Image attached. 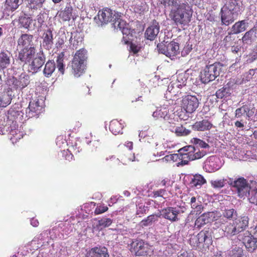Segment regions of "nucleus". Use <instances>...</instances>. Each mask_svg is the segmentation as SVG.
I'll return each instance as SVG.
<instances>
[{"mask_svg":"<svg viewBox=\"0 0 257 257\" xmlns=\"http://www.w3.org/2000/svg\"><path fill=\"white\" fill-rule=\"evenodd\" d=\"M74 149V153L77 154L79 152L78 150H76V149L73 148V146L70 147L69 149L67 150V151L66 152V156L65 158L66 160H68V161H71L73 159V155L71 153L72 150Z\"/></svg>","mask_w":257,"mask_h":257,"instance_id":"052dcab7","label":"nucleus"},{"mask_svg":"<svg viewBox=\"0 0 257 257\" xmlns=\"http://www.w3.org/2000/svg\"><path fill=\"white\" fill-rule=\"evenodd\" d=\"M165 8L170 7L169 17L177 26H186L191 21L192 6H201L203 0H158Z\"/></svg>","mask_w":257,"mask_h":257,"instance_id":"f257e3e1","label":"nucleus"},{"mask_svg":"<svg viewBox=\"0 0 257 257\" xmlns=\"http://www.w3.org/2000/svg\"><path fill=\"white\" fill-rule=\"evenodd\" d=\"M173 80L177 81V82L180 84V87H184L186 86V79L182 74H179L178 75L177 79Z\"/></svg>","mask_w":257,"mask_h":257,"instance_id":"e2e57ef3","label":"nucleus"},{"mask_svg":"<svg viewBox=\"0 0 257 257\" xmlns=\"http://www.w3.org/2000/svg\"><path fill=\"white\" fill-rule=\"evenodd\" d=\"M31 20L30 19V18L25 15L21 16L19 18L20 24L24 28H28L31 24Z\"/></svg>","mask_w":257,"mask_h":257,"instance_id":"864d4df0","label":"nucleus"},{"mask_svg":"<svg viewBox=\"0 0 257 257\" xmlns=\"http://www.w3.org/2000/svg\"><path fill=\"white\" fill-rule=\"evenodd\" d=\"M130 250L137 256H144L151 253L152 247L142 240L133 241L130 245Z\"/></svg>","mask_w":257,"mask_h":257,"instance_id":"423d86ee","label":"nucleus"},{"mask_svg":"<svg viewBox=\"0 0 257 257\" xmlns=\"http://www.w3.org/2000/svg\"><path fill=\"white\" fill-rule=\"evenodd\" d=\"M206 183L205 179L201 175H195L193 176L190 182L192 186L200 187Z\"/></svg>","mask_w":257,"mask_h":257,"instance_id":"c03bdc74","label":"nucleus"},{"mask_svg":"<svg viewBox=\"0 0 257 257\" xmlns=\"http://www.w3.org/2000/svg\"><path fill=\"white\" fill-rule=\"evenodd\" d=\"M197 238L200 243L205 242L208 244L211 243L212 237L211 233L209 230L200 232L197 235Z\"/></svg>","mask_w":257,"mask_h":257,"instance_id":"72a5a7b5","label":"nucleus"},{"mask_svg":"<svg viewBox=\"0 0 257 257\" xmlns=\"http://www.w3.org/2000/svg\"><path fill=\"white\" fill-rule=\"evenodd\" d=\"M66 39L67 37L65 33H59L58 39L55 44L56 47L57 49L62 48Z\"/></svg>","mask_w":257,"mask_h":257,"instance_id":"3c124183","label":"nucleus"},{"mask_svg":"<svg viewBox=\"0 0 257 257\" xmlns=\"http://www.w3.org/2000/svg\"><path fill=\"white\" fill-rule=\"evenodd\" d=\"M114 17L115 18H114L113 22H112V25L114 29H119L120 31L123 27L127 26V24L126 22L120 19L121 15L120 13L114 12Z\"/></svg>","mask_w":257,"mask_h":257,"instance_id":"7c9ffc66","label":"nucleus"},{"mask_svg":"<svg viewBox=\"0 0 257 257\" xmlns=\"http://www.w3.org/2000/svg\"><path fill=\"white\" fill-rule=\"evenodd\" d=\"M31 9H37L42 7L45 0H28Z\"/></svg>","mask_w":257,"mask_h":257,"instance_id":"5fc2aeb1","label":"nucleus"},{"mask_svg":"<svg viewBox=\"0 0 257 257\" xmlns=\"http://www.w3.org/2000/svg\"><path fill=\"white\" fill-rule=\"evenodd\" d=\"M249 201L252 204L257 205V188L254 189H250L247 193Z\"/></svg>","mask_w":257,"mask_h":257,"instance_id":"8fccbe9b","label":"nucleus"},{"mask_svg":"<svg viewBox=\"0 0 257 257\" xmlns=\"http://www.w3.org/2000/svg\"><path fill=\"white\" fill-rule=\"evenodd\" d=\"M159 52L169 57H174L179 53V46L177 43L172 41L166 44L157 46Z\"/></svg>","mask_w":257,"mask_h":257,"instance_id":"1a4fd4ad","label":"nucleus"},{"mask_svg":"<svg viewBox=\"0 0 257 257\" xmlns=\"http://www.w3.org/2000/svg\"><path fill=\"white\" fill-rule=\"evenodd\" d=\"M239 237L248 250L252 251L256 248L257 239L254 236V234L251 235L249 231H245L242 235H240Z\"/></svg>","mask_w":257,"mask_h":257,"instance_id":"f3484780","label":"nucleus"},{"mask_svg":"<svg viewBox=\"0 0 257 257\" xmlns=\"http://www.w3.org/2000/svg\"><path fill=\"white\" fill-rule=\"evenodd\" d=\"M231 94V89L229 87H222L218 90L216 92V97L218 98H226Z\"/></svg>","mask_w":257,"mask_h":257,"instance_id":"de8ad7c7","label":"nucleus"},{"mask_svg":"<svg viewBox=\"0 0 257 257\" xmlns=\"http://www.w3.org/2000/svg\"><path fill=\"white\" fill-rule=\"evenodd\" d=\"M112 223V220L110 218L103 217L98 220L96 227L98 229H102L109 226Z\"/></svg>","mask_w":257,"mask_h":257,"instance_id":"49530a36","label":"nucleus"},{"mask_svg":"<svg viewBox=\"0 0 257 257\" xmlns=\"http://www.w3.org/2000/svg\"><path fill=\"white\" fill-rule=\"evenodd\" d=\"M12 55L8 51H3L0 53V67L5 68L7 67L10 64Z\"/></svg>","mask_w":257,"mask_h":257,"instance_id":"bb28decb","label":"nucleus"},{"mask_svg":"<svg viewBox=\"0 0 257 257\" xmlns=\"http://www.w3.org/2000/svg\"><path fill=\"white\" fill-rule=\"evenodd\" d=\"M87 58V51L84 49H80L75 54L71 65L75 77H79L83 73L85 69Z\"/></svg>","mask_w":257,"mask_h":257,"instance_id":"7ed1b4c3","label":"nucleus"},{"mask_svg":"<svg viewBox=\"0 0 257 257\" xmlns=\"http://www.w3.org/2000/svg\"><path fill=\"white\" fill-rule=\"evenodd\" d=\"M197 149L192 146H187L179 150L180 154H182V152H185L182 155V158L183 159H188L190 160V155H193Z\"/></svg>","mask_w":257,"mask_h":257,"instance_id":"58836bf2","label":"nucleus"},{"mask_svg":"<svg viewBox=\"0 0 257 257\" xmlns=\"http://www.w3.org/2000/svg\"><path fill=\"white\" fill-rule=\"evenodd\" d=\"M43 39V47L49 50L52 48L53 45V34L50 29L47 30L44 32Z\"/></svg>","mask_w":257,"mask_h":257,"instance_id":"b1692460","label":"nucleus"},{"mask_svg":"<svg viewBox=\"0 0 257 257\" xmlns=\"http://www.w3.org/2000/svg\"><path fill=\"white\" fill-rule=\"evenodd\" d=\"M152 116L156 119L163 118L171 124H175V115L172 112V111H170V108L167 105H164L157 108L153 112Z\"/></svg>","mask_w":257,"mask_h":257,"instance_id":"6e6552de","label":"nucleus"},{"mask_svg":"<svg viewBox=\"0 0 257 257\" xmlns=\"http://www.w3.org/2000/svg\"><path fill=\"white\" fill-rule=\"evenodd\" d=\"M249 21L244 19L236 22L231 28L229 35L238 34L245 31L249 26Z\"/></svg>","mask_w":257,"mask_h":257,"instance_id":"a211bd4d","label":"nucleus"},{"mask_svg":"<svg viewBox=\"0 0 257 257\" xmlns=\"http://www.w3.org/2000/svg\"><path fill=\"white\" fill-rule=\"evenodd\" d=\"M227 183L234 188L240 198L247 196V193L251 189L247 181L243 177H239L234 180L229 178Z\"/></svg>","mask_w":257,"mask_h":257,"instance_id":"39448f33","label":"nucleus"},{"mask_svg":"<svg viewBox=\"0 0 257 257\" xmlns=\"http://www.w3.org/2000/svg\"><path fill=\"white\" fill-rule=\"evenodd\" d=\"M159 213L160 216H162L163 217L171 222L177 221L179 220L178 215L179 213V209L176 207H167L159 211Z\"/></svg>","mask_w":257,"mask_h":257,"instance_id":"2eb2a0df","label":"nucleus"},{"mask_svg":"<svg viewBox=\"0 0 257 257\" xmlns=\"http://www.w3.org/2000/svg\"><path fill=\"white\" fill-rule=\"evenodd\" d=\"M45 61V56L43 52L35 55L29 63L28 70L33 73H36L43 66Z\"/></svg>","mask_w":257,"mask_h":257,"instance_id":"f8f14e48","label":"nucleus"},{"mask_svg":"<svg viewBox=\"0 0 257 257\" xmlns=\"http://www.w3.org/2000/svg\"><path fill=\"white\" fill-rule=\"evenodd\" d=\"M160 217L159 212L149 215L146 219L143 220L141 222V225L142 226H150L152 225L153 223L158 221V218Z\"/></svg>","mask_w":257,"mask_h":257,"instance_id":"4c0bfd02","label":"nucleus"},{"mask_svg":"<svg viewBox=\"0 0 257 257\" xmlns=\"http://www.w3.org/2000/svg\"><path fill=\"white\" fill-rule=\"evenodd\" d=\"M235 226H236L238 232L243 231L248 226V218L247 216H243L239 219H235L234 221Z\"/></svg>","mask_w":257,"mask_h":257,"instance_id":"f704fd0d","label":"nucleus"},{"mask_svg":"<svg viewBox=\"0 0 257 257\" xmlns=\"http://www.w3.org/2000/svg\"><path fill=\"white\" fill-rule=\"evenodd\" d=\"M169 129L178 136H186L190 133V131L186 129L182 125L177 126L170 125Z\"/></svg>","mask_w":257,"mask_h":257,"instance_id":"c9c22d12","label":"nucleus"},{"mask_svg":"<svg viewBox=\"0 0 257 257\" xmlns=\"http://www.w3.org/2000/svg\"><path fill=\"white\" fill-rule=\"evenodd\" d=\"M224 217L230 219L236 215V211L233 209H225L223 213Z\"/></svg>","mask_w":257,"mask_h":257,"instance_id":"680f3d73","label":"nucleus"},{"mask_svg":"<svg viewBox=\"0 0 257 257\" xmlns=\"http://www.w3.org/2000/svg\"><path fill=\"white\" fill-rule=\"evenodd\" d=\"M44 101L43 99L31 100L25 110V117L31 118L38 116L44 111Z\"/></svg>","mask_w":257,"mask_h":257,"instance_id":"0eeeda50","label":"nucleus"},{"mask_svg":"<svg viewBox=\"0 0 257 257\" xmlns=\"http://www.w3.org/2000/svg\"><path fill=\"white\" fill-rule=\"evenodd\" d=\"M148 9V6L144 1L140 0L134 5V10L135 13L141 14Z\"/></svg>","mask_w":257,"mask_h":257,"instance_id":"37998d69","label":"nucleus"},{"mask_svg":"<svg viewBox=\"0 0 257 257\" xmlns=\"http://www.w3.org/2000/svg\"><path fill=\"white\" fill-rule=\"evenodd\" d=\"M222 65L219 63H214L207 65L201 71L200 77L201 82L207 83L212 81L219 75Z\"/></svg>","mask_w":257,"mask_h":257,"instance_id":"20e7f679","label":"nucleus"},{"mask_svg":"<svg viewBox=\"0 0 257 257\" xmlns=\"http://www.w3.org/2000/svg\"><path fill=\"white\" fill-rule=\"evenodd\" d=\"M182 88L180 87V84L177 82V81L172 80L169 84L165 94L166 98L170 100L175 99L179 93H182L180 89Z\"/></svg>","mask_w":257,"mask_h":257,"instance_id":"dca6fc26","label":"nucleus"},{"mask_svg":"<svg viewBox=\"0 0 257 257\" xmlns=\"http://www.w3.org/2000/svg\"><path fill=\"white\" fill-rule=\"evenodd\" d=\"M56 68L55 64L53 61H48L45 64L43 70L45 76L49 77L52 75Z\"/></svg>","mask_w":257,"mask_h":257,"instance_id":"ea45409f","label":"nucleus"},{"mask_svg":"<svg viewBox=\"0 0 257 257\" xmlns=\"http://www.w3.org/2000/svg\"><path fill=\"white\" fill-rule=\"evenodd\" d=\"M199 104L198 98L193 95H187L182 100V107L187 113L193 112Z\"/></svg>","mask_w":257,"mask_h":257,"instance_id":"9d476101","label":"nucleus"},{"mask_svg":"<svg viewBox=\"0 0 257 257\" xmlns=\"http://www.w3.org/2000/svg\"><path fill=\"white\" fill-rule=\"evenodd\" d=\"M48 16L45 13H40L39 14L36 18V21L37 22V25L38 27H42L43 26L46 25L45 21L47 20Z\"/></svg>","mask_w":257,"mask_h":257,"instance_id":"603ef678","label":"nucleus"},{"mask_svg":"<svg viewBox=\"0 0 257 257\" xmlns=\"http://www.w3.org/2000/svg\"><path fill=\"white\" fill-rule=\"evenodd\" d=\"M196 199L195 197H191V200H190V203H191V207L192 208H197L198 207L199 209H200L201 206L197 205L196 203Z\"/></svg>","mask_w":257,"mask_h":257,"instance_id":"338daca9","label":"nucleus"},{"mask_svg":"<svg viewBox=\"0 0 257 257\" xmlns=\"http://www.w3.org/2000/svg\"><path fill=\"white\" fill-rule=\"evenodd\" d=\"M217 160L215 157H209L205 162V168L209 172H215L218 170L219 167L215 164Z\"/></svg>","mask_w":257,"mask_h":257,"instance_id":"c85d7f7f","label":"nucleus"},{"mask_svg":"<svg viewBox=\"0 0 257 257\" xmlns=\"http://www.w3.org/2000/svg\"><path fill=\"white\" fill-rule=\"evenodd\" d=\"M223 231L229 235H234L239 233L234 222L229 223L222 228Z\"/></svg>","mask_w":257,"mask_h":257,"instance_id":"a19ab883","label":"nucleus"},{"mask_svg":"<svg viewBox=\"0 0 257 257\" xmlns=\"http://www.w3.org/2000/svg\"><path fill=\"white\" fill-rule=\"evenodd\" d=\"M228 181V179H220V180H212L211 181V184L212 187L215 188H220L223 187L224 186L225 182Z\"/></svg>","mask_w":257,"mask_h":257,"instance_id":"6e6d98bb","label":"nucleus"},{"mask_svg":"<svg viewBox=\"0 0 257 257\" xmlns=\"http://www.w3.org/2000/svg\"><path fill=\"white\" fill-rule=\"evenodd\" d=\"M206 155V152L204 151L197 150L193 155H190V160L193 161L196 159H199Z\"/></svg>","mask_w":257,"mask_h":257,"instance_id":"4d7b16f0","label":"nucleus"},{"mask_svg":"<svg viewBox=\"0 0 257 257\" xmlns=\"http://www.w3.org/2000/svg\"><path fill=\"white\" fill-rule=\"evenodd\" d=\"M179 154H171L169 155L165 156L163 158L161 159L162 162H170L171 161H173L174 162L177 161L178 159H179Z\"/></svg>","mask_w":257,"mask_h":257,"instance_id":"13d9d810","label":"nucleus"},{"mask_svg":"<svg viewBox=\"0 0 257 257\" xmlns=\"http://www.w3.org/2000/svg\"><path fill=\"white\" fill-rule=\"evenodd\" d=\"M24 113L22 111L10 110L8 115L0 116V134L8 133L11 136L10 140L13 143L21 139L23 134L18 129L17 121H21L24 117Z\"/></svg>","mask_w":257,"mask_h":257,"instance_id":"f03ea898","label":"nucleus"},{"mask_svg":"<svg viewBox=\"0 0 257 257\" xmlns=\"http://www.w3.org/2000/svg\"><path fill=\"white\" fill-rule=\"evenodd\" d=\"M64 53H61L58 56L56 60L57 67L59 71L62 74H64L65 70V64L64 63Z\"/></svg>","mask_w":257,"mask_h":257,"instance_id":"09e8293b","label":"nucleus"},{"mask_svg":"<svg viewBox=\"0 0 257 257\" xmlns=\"http://www.w3.org/2000/svg\"><path fill=\"white\" fill-rule=\"evenodd\" d=\"M72 7L67 4L64 10L58 11L57 16L63 21H68L72 16Z\"/></svg>","mask_w":257,"mask_h":257,"instance_id":"cd10ccee","label":"nucleus"},{"mask_svg":"<svg viewBox=\"0 0 257 257\" xmlns=\"http://www.w3.org/2000/svg\"><path fill=\"white\" fill-rule=\"evenodd\" d=\"M192 142L194 145H197L202 148H209V145L202 140L197 139L193 138Z\"/></svg>","mask_w":257,"mask_h":257,"instance_id":"bf43d9fd","label":"nucleus"},{"mask_svg":"<svg viewBox=\"0 0 257 257\" xmlns=\"http://www.w3.org/2000/svg\"><path fill=\"white\" fill-rule=\"evenodd\" d=\"M221 9L237 13V2L236 0H225L224 5Z\"/></svg>","mask_w":257,"mask_h":257,"instance_id":"e433bc0d","label":"nucleus"},{"mask_svg":"<svg viewBox=\"0 0 257 257\" xmlns=\"http://www.w3.org/2000/svg\"><path fill=\"white\" fill-rule=\"evenodd\" d=\"M237 12L221 10V19L223 25H229L237 19Z\"/></svg>","mask_w":257,"mask_h":257,"instance_id":"6ab92c4d","label":"nucleus"},{"mask_svg":"<svg viewBox=\"0 0 257 257\" xmlns=\"http://www.w3.org/2000/svg\"><path fill=\"white\" fill-rule=\"evenodd\" d=\"M12 99L11 91L8 90L7 92L0 93V107H4L10 104Z\"/></svg>","mask_w":257,"mask_h":257,"instance_id":"c756f323","label":"nucleus"},{"mask_svg":"<svg viewBox=\"0 0 257 257\" xmlns=\"http://www.w3.org/2000/svg\"><path fill=\"white\" fill-rule=\"evenodd\" d=\"M34 47H30L29 49H22L19 54V59L25 63H29L35 55Z\"/></svg>","mask_w":257,"mask_h":257,"instance_id":"aec40b11","label":"nucleus"},{"mask_svg":"<svg viewBox=\"0 0 257 257\" xmlns=\"http://www.w3.org/2000/svg\"><path fill=\"white\" fill-rule=\"evenodd\" d=\"M114 12H115L112 11L109 9L99 11L97 14V18L95 17L94 19L97 23H98L97 22L98 20L101 25L107 24L108 22H112L115 18V17H114Z\"/></svg>","mask_w":257,"mask_h":257,"instance_id":"ddd939ff","label":"nucleus"},{"mask_svg":"<svg viewBox=\"0 0 257 257\" xmlns=\"http://www.w3.org/2000/svg\"><path fill=\"white\" fill-rule=\"evenodd\" d=\"M123 125L122 123L117 120L114 119L111 120L110 122L109 130L114 135L122 134L121 131Z\"/></svg>","mask_w":257,"mask_h":257,"instance_id":"2f4dec72","label":"nucleus"},{"mask_svg":"<svg viewBox=\"0 0 257 257\" xmlns=\"http://www.w3.org/2000/svg\"><path fill=\"white\" fill-rule=\"evenodd\" d=\"M33 39V36L31 35L23 34L18 39V45L22 49H29L30 47H34Z\"/></svg>","mask_w":257,"mask_h":257,"instance_id":"5701e85b","label":"nucleus"},{"mask_svg":"<svg viewBox=\"0 0 257 257\" xmlns=\"http://www.w3.org/2000/svg\"><path fill=\"white\" fill-rule=\"evenodd\" d=\"M218 216L217 211L204 213L197 218L195 225L197 227H200L206 223L217 220L216 218Z\"/></svg>","mask_w":257,"mask_h":257,"instance_id":"4468645a","label":"nucleus"},{"mask_svg":"<svg viewBox=\"0 0 257 257\" xmlns=\"http://www.w3.org/2000/svg\"><path fill=\"white\" fill-rule=\"evenodd\" d=\"M120 31L123 35H125L126 36H128L131 33V30L128 24L126 26L123 27V28Z\"/></svg>","mask_w":257,"mask_h":257,"instance_id":"774afa93","label":"nucleus"},{"mask_svg":"<svg viewBox=\"0 0 257 257\" xmlns=\"http://www.w3.org/2000/svg\"><path fill=\"white\" fill-rule=\"evenodd\" d=\"M148 210V207L147 206H145V205L143 204H140L139 205L138 208H137V214L139 215L146 213Z\"/></svg>","mask_w":257,"mask_h":257,"instance_id":"69168bd1","label":"nucleus"},{"mask_svg":"<svg viewBox=\"0 0 257 257\" xmlns=\"http://www.w3.org/2000/svg\"><path fill=\"white\" fill-rule=\"evenodd\" d=\"M254 114V110L251 108L250 105L245 104L241 107L236 109L235 112V116L237 118L241 116H246V117H250Z\"/></svg>","mask_w":257,"mask_h":257,"instance_id":"4be33fe9","label":"nucleus"},{"mask_svg":"<svg viewBox=\"0 0 257 257\" xmlns=\"http://www.w3.org/2000/svg\"><path fill=\"white\" fill-rule=\"evenodd\" d=\"M160 31V26L156 21L149 26L145 32V37L149 40H154L158 36Z\"/></svg>","mask_w":257,"mask_h":257,"instance_id":"412c9836","label":"nucleus"},{"mask_svg":"<svg viewBox=\"0 0 257 257\" xmlns=\"http://www.w3.org/2000/svg\"><path fill=\"white\" fill-rule=\"evenodd\" d=\"M256 30V28L253 27L246 32L242 38V42L246 44L251 42L253 36L255 35Z\"/></svg>","mask_w":257,"mask_h":257,"instance_id":"a18cd8bd","label":"nucleus"},{"mask_svg":"<svg viewBox=\"0 0 257 257\" xmlns=\"http://www.w3.org/2000/svg\"><path fill=\"white\" fill-rule=\"evenodd\" d=\"M108 207L106 206L103 205H99L97 206L95 210H94V213L96 215L102 214L108 210Z\"/></svg>","mask_w":257,"mask_h":257,"instance_id":"0e129e2a","label":"nucleus"},{"mask_svg":"<svg viewBox=\"0 0 257 257\" xmlns=\"http://www.w3.org/2000/svg\"><path fill=\"white\" fill-rule=\"evenodd\" d=\"M89 253L90 257H109L107 249L103 246L93 247Z\"/></svg>","mask_w":257,"mask_h":257,"instance_id":"393cba45","label":"nucleus"},{"mask_svg":"<svg viewBox=\"0 0 257 257\" xmlns=\"http://www.w3.org/2000/svg\"><path fill=\"white\" fill-rule=\"evenodd\" d=\"M9 85L11 84L15 89H22L30 83L29 76L25 73H22L18 77H12L8 81Z\"/></svg>","mask_w":257,"mask_h":257,"instance_id":"9b49d317","label":"nucleus"},{"mask_svg":"<svg viewBox=\"0 0 257 257\" xmlns=\"http://www.w3.org/2000/svg\"><path fill=\"white\" fill-rule=\"evenodd\" d=\"M23 0H6L5 5V10L13 12L20 6Z\"/></svg>","mask_w":257,"mask_h":257,"instance_id":"473e14b6","label":"nucleus"},{"mask_svg":"<svg viewBox=\"0 0 257 257\" xmlns=\"http://www.w3.org/2000/svg\"><path fill=\"white\" fill-rule=\"evenodd\" d=\"M71 35L69 40L70 43L73 49H76L79 44H81L82 38L80 37L79 34L77 33L74 34L71 33Z\"/></svg>","mask_w":257,"mask_h":257,"instance_id":"79ce46f5","label":"nucleus"},{"mask_svg":"<svg viewBox=\"0 0 257 257\" xmlns=\"http://www.w3.org/2000/svg\"><path fill=\"white\" fill-rule=\"evenodd\" d=\"M212 127V124L207 119H203L196 121L193 125L192 128L195 131H205L209 130Z\"/></svg>","mask_w":257,"mask_h":257,"instance_id":"a878e982","label":"nucleus"}]
</instances>
